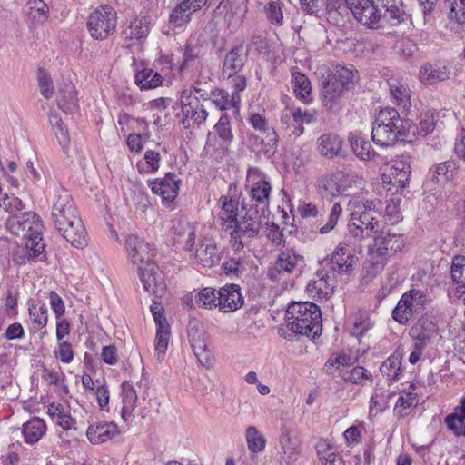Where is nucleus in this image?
I'll list each match as a JSON object with an SVG mask.
<instances>
[{"label":"nucleus","mask_w":465,"mask_h":465,"mask_svg":"<svg viewBox=\"0 0 465 465\" xmlns=\"http://www.w3.org/2000/svg\"><path fill=\"white\" fill-rule=\"evenodd\" d=\"M56 101L58 107L65 113H72L77 108V94L75 87L71 81H64L60 84Z\"/></svg>","instance_id":"c85d7f7f"},{"label":"nucleus","mask_w":465,"mask_h":465,"mask_svg":"<svg viewBox=\"0 0 465 465\" xmlns=\"http://www.w3.org/2000/svg\"><path fill=\"white\" fill-rule=\"evenodd\" d=\"M341 212L342 208L341 204L339 203H335L331 209L326 223L319 229V232L322 234H324L332 231L338 223Z\"/></svg>","instance_id":"0e129e2a"},{"label":"nucleus","mask_w":465,"mask_h":465,"mask_svg":"<svg viewBox=\"0 0 465 465\" xmlns=\"http://www.w3.org/2000/svg\"><path fill=\"white\" fill-rule=\"evenodd\" d=\"M450 3V18L459 24H465V0H448Z\"/></svg>","instance_id":"774afa93"},{"label":"nucleus","mask_w":465,"mask_h":465,"mask_svg":"<svg viewBox=\"0 0 465 465\" xmlns=\"http://www.w3.org/2000/svg\"><path fill=\"white\" fill-rule=\"evenodd\" d=\"M356 359L345 352L333 353L330 356L326 363L324 364V371L331 375L335 371L341 370L342 367H349L355 363Z\"/></svg>","instance_id":"37998d69"},{"label":"nucleus","mask_w":465,"mask_h":465,"mask_svg":"<svg viewBox=\"0 0 465 465\" xmlns=\"http://www.w3.org/2000/svg\"><path fill=\"white\" fill-rule=\"evenodd\" d=\"M21 432L25 443L35 444L38 442L46 432V424L43 419L34 417L25 422Z\"/></svg>","instance_id":"c756f323"},{"label":"nucleus","mask_w":465,"mask_h":465,"mask_svg":"<svg viewBox=\"0 0 465 465\" xmlns=\"http://www.w3.org/2000/svg\"><path fill=\"white\" fill-rule=\"evenodd\" d=\"M315 449L321 463L326 460L327 458H331L339 453L337 448L325 439L319 440L315 445Z\"/></svg>","instance_id":"69168bd1"},{"label":"nucleus","mask_w":465,"mask_h":465,"mask_svg":"<svg viewBox=\"0 0 465 465\" xmlns=\"http://www.w3.org/2000/svg\"><path fill=\"white\" fill-rule=\"evenodd\" d=\"M24 14L28 26L35 28L49 18L50 9L44 0H27Z\"/></svg>","instance_id":"b1692460"},{"label":"nucleus","mask_w":465,"mask_h":465,"mask_svg":"<svg viewBox=\"0 0 465 465\" xmlns=\"http://www.w3.org/2000/svg\"><path fill=\"white\" fill-rule=\"evenodd\" d=\"M50 124L53 126L59 144L62 146L63 150L67 153L70 144V136L66 125L58 115H51Z\"/></svg>","instance_id":"3c124183"},{"label":"nucleus","mask_w":465,"mask_h":465,"mask_svg":"<svg viewBox=\"0 0 465 465\" xmlns=\"http://www.w3.org/2000/svg\"><path fill=\"white\" fill-rule=\"evenodd\" d=\"M151 19L146 16L134 18L129 25V37L131 39H145L150 32Z\"/></svg>","instance_id":"09e8293b"},{"label":"nucleus","mask_w":465,"mask_h":465,"mask_svg":"<svg viewBox=\"0 0 465 465\" xmlns=\"http://www.w3.org/2000/svg\"><path fill=\"white\" fill-rule=\"evenodd\" d=\"M341 140L336 134H324L318 138L319 153L330 159L338 156L341 151Z\"/></svg>","instance_id":"473e14b6"},{"label":"nucleus","mask_w":465,"mask_h":465,"mask_svg":"<svg viewBox=\"0 0 465 465\" xmlns=\"http://www.w3.org/2000/svg\"><path fill=\"white\" fill-rule=\"evenodd\" d=\"M187 336L192 350L198 361L203 366H212L213 358L208 348V337L203 322L195 318L191 319L187 325Z\"/></svg>","instance_id":"f8f14e48"},{"label":"nucleus","mask_w":465,"mask_h":465,"mask_svg":"<svg viewBox=\"0 0 465 465\" xmlns=\"http://www.w3.org/2000/svg\"><path fill=\"white\" fill-rule=\"evenodd\" d=\"M358 258L346 242H340L330 255L321 261V267L331 274L351 275L355 270Z\"/></svg>","instance_id":"1a4fd4ad"},{"label":"nucleus","mask_w":465,"mask_h":465,"mask_svg":"<svg viewBox=\"0 0 465 465\" xmlns=\"http://www.w3.org/2000/svg\"><path fill=\"white\" fill-rule=\"evenodd\" d=\"M413 124L401 118L399 112L391 107L380 109L373 122L371 139L381 146H390L400 139L410 136Z\"/></svg>","instance_id":"20e7f679"},{"label":"nucleus","mask_w":465,"mask_h":465,"mask_svg":"<svg viewBox=\"0 0 465 465\" xmlns=\"http://www.w3.org/2000/svg\"><path fill=\"white\" fill-rule=\"evenodd\" d=\"M135 83L141 89H153L162 84L163 77L152 68H143L135 74Z\"/></svg>","instance_id":"79ce46f5"},{"label":"nucleus","mask_w":465,"mask_h":465,"mask_svg":"<svg viewBox=\"0 0 465 465\" xmlns=\"http://www.w3.org/2000/svg\"><path fill=\"white\" fill-rule=\"evenodd\" d=\"M220 201L222 202V207L219 218L222 221L223 229L225 231L231 230L233 227L232 224L238 220L237 203L232 199L227 200L226 197L221 198Z\"/></svg>","instance_id":"58836bf2"},{"label":"nucleus","mask_w":465,"mask_h":465,"mask_svg":"<svg viewBox=\"0 0 465 465\" xmlns=\"http://www.w3.org/2000/svg\"><path fill=\"white\" fill-rule=\"evenodd\" d=\"M117 426L113 422L91 424L86 430V437L92 444L103 443L118 435Z\"/></svg>","instance_id":"bb28decb"},{"label":"nucleus","mask_w":465,"mask_h":465,"mask_svg":"<svg viewBox=\"0 0 465 465\" xmlns=\"http://www.w3.org/2000/svg\"><path fill=\"white\" fill-rule=\"evenodd\" d=\"M196 228L193 223L179 220L173 225V240L185 251H191L195 243Z\"/></svg>","instance_id":"cd10ccee"},{"label":"nucleus","mask_w":465,"mask_h":465,"mask_svg":"<svg viewBox=\"0 0 465 465\" xmlns=\"http://www.w3.org/2000/svg\"><path fill=\"white\" fill-rule=\"evenodd\" d=\"M192 90H184L181 95L182 112L183 115V124L185 128L193 124L200 125L206 120L207 111L200 104L199 98L194 96L192 98Z\"/></svg>","instance_id":"2eb2a0df"},{"label":"nucleus","mask_w":465,"mask_h":465,"mask_svg":"<svg viewBox=\"0 0 465 465\" xmlns=\"http://www.w3.org/2000/svg\"><path fill=\"white\" fill-rule=\"evenodd\" d=\"M450 275L452 282L456 285V292L460 295L465 294V256L453 257Z\"/></svg>","instance_id":"4c0bfd02"},{"label":"nucleus","mask_w":465,"mask_h":465,"mask_svg":"<svg viewBox=\"0 0 465 465\" xmlns=\"http://www.w3.org/2000/svg\"><path fill=\"white\" fill-rule=\"evenodd\" d=\"M196 262L204 267H213L221 260V252L212 239L204 238L196 248Z\"/></svg>","instance_id":"a878e982"},{"label":"nucleus","mask_w":465,"mask_h":465,"mask_svg":"<svg viewBox=\"0 0 465 465\" xmlns=\"http://www.w3.org/2000/svg\"><path fill=\"white\" fill-rule=\"evenodd\" d=\"M351 208V219L348 224L350 233L359 240L371 237L380 230V211L373 201L353 199L350 201Z\"/></svg>","instance_id":"423d86ee"},{"label":"nucleus","mask_w":465,"mask_h":465,"mask_svg":"<svg viewBox=\"0 0 465 465\" xmlns=\"http://www.w3.org/2000/svg\"><path fill=\"white\" fill-rule=\"evenodd\" d=\"M404 245L405 242L402 234L381 232L377 235L373 240V243L369 246L370 256L381 259V262L376 263V269L381 270L384 266V262L398 252H401Z\"/></svg>","instance_id":"9b49d317"},{"label":"nucleus","mask_w":465,"mask_h":465,"mask_svg":"<svg viewBox=\"0 0 465 465\" xmlns=\"http://www.w3.org/2000/svg\"><path fill=\"white\" fill-rule=\"evenodd\" d=\"M408 302V296L402 295L392 312L393 319L400 324H406L414 315Z\"/></svg>","instance_id":"6e6d98bb"},{"label":"nucleus","mask_w":465,"mask_h":465,"mask_svg":"<svg viewBox=\"0 0 465 465\" xmlns=\"http://www.w3.org/2000/svg\"><path fill=\"white\" fill-rule=\"evenodd\" d=\"M280 444L283 453L287 456L288 461L295 460V456L300 453L301 442L299 439L287 430L282 431Z\"/></svg>","instance_id":"a18cd8bd"},{"label":"nucleus","mask_w":465,"mask_h":465,"mask_svg":"<svg viewBox=\"0 0 465 465\" xmlns=\"http://www.w3.org/2000/svg\"><path fill=\"white\" fill-rule=\"evenodd\" d=\"M390 92L398 106L407 108L411 104V92L405 84L401 83H391Z\"/></svg>","instance_id":"864d4df0"},{"label":"nucleus","mask_w":465,"mask_h":465,"mask_svg":"<svg viewBox=\"0 0 465 465\" xmlns=\"http://www.w3.org/2000/svg\"><path fill=\"white\" fill-rule=\"evenodd\" d=\"M247 58V50L242 45H239L225 55L222 75L223 79L230 81V84L237 91H243L246 88V78L239 73L243 68Z\"/></svg>","instance_id":"9d476101"},{"label":"nucleus","mask_w":465,"mask_h":465,"mask_svg":"<svg viewBox=\"0 0 465 465\" xmlns=\"http://www.w3.org/2000/svg\"><path fill=\"white\" fill-rule=\"evenodd\" d=\"M9 232L23 240L32 234H38L42 230L40 217L33 212H24L11 215L7 220Z\"/></svg>","instance_id":"ddd939ff"},{"label":"nucleus","mask_w":465,"mask_h":465,"mask_svg":"<svg viewBox=\"0 0 465 465\" xmlns=\"http://www.w3.org/2000/svg\"><path fill=\"white\" fill-rule=\"evenodd\" d=\"M248 450L252 453L262 452L265 449L266 439L254 426H249L245 430Z\"/></svg>","instance_id":"8fccbe9b"},{"label":"nucleus","mask_w":465,"mask_h":465,"mask_svg":"<svg viewBox=\"0 0 465 465\" xmlns=\"http://www.w3.org/2000/svg\"><path fill=\"white\" fill-rule=\"evenodd\" d=\"M341 377L345 381H351L354 384H361L364 381H370L371 374L362 366H357L351 371H342Z\"/></svg>","instance_id":"4d7b16f0"},{"label":"nucleus","mask_w":465,"mask_h":465,"mask_svg":"<svg viewBox=\"0 0 465 465\" xmlns=\"http://www.w3.org/2000/svg\"><path fill=\"white\" fill-rule=\"evenodd\" d=\"M126 251L130 256L132 263L138 267L146 266L149 263H154L153 258L154 256L150 245L139 239L136 235H128L125 240Z\"/></svg>","instance_id":"f3484780"},{"label":"nucleus","mask_w":465,"mask_h":465,"mask_svg":"<svg viewBox=\"0 0 465 465\" xmlns=\"http://www.w3.org/2000/svg\"><path fill=\"white\" fill-rule=\"evenodd\" d=\"M418 399L417 395L411 392H406L401 395L396 401L394 411L399 417L406 415L405 411L411 407L417 405Z\"/></svg>","instance_id":"e2e57ef3"},{"label":"nucleus","mask_w":465,"mask_h":465,"mask_svg":"<svg viewBox=\"0 0 465 465\" xmlns=\"http://www.w3.org/2000/svg\"><path fill=\"white\" fill-rule=\"evenodd\" d=\"M340 175H329L319 181V188L326 196H336L341 193L342 188L340 184Z\"/></svg>","instance_id":"5fc2aeb1"},{"label":"nucleus","mask_w":465,"mask_h":465,"mask_svg":"<svg viewBox=\"0 0 465 465\" xmlns=\"http://www.w3.org/2000/svg\"><path fill=\"white\" fill-rule=\"evenodd\" d=\"M239 92L240 91L235 89L232 94H229V93L223 89H216L213 92L212 103L222 111L231 107H236L240 103Z\"/></svg>","instance_id":"a19ab883"},{"label":"nucleus","mask_w":465,"mask_h":465,"mask_svg":"<svg viewBox=\"0 0 465 465\" xmlns=\"http://www.w3.org/2000/svg\"><path fill=\"white\" fill-rule=\"evenodd\" d=\"M354 18L369 29L398 25L406 18L401 0H345Z\"/></svg>","instance_id":"f03ea898"},{"label":"nucleus","mask_w":465,"mask_h":465,"mask_svg":"<svg viewBox=\"0 0 465 465\" xmlns=\"http://www.w3.org/2000/svg\"><path fill=\"white\" fill-rule=\"evenodd\" d=\"M435 331L436 326L431 321H420L410 329L409 334L415 342H421L425 347Z\"/></svg>","instance_id":"ea45409f"},{"label":"nucleus","mask_w":465,"mask_h":465,"mask_svg":"<svg viewBox=\"0 0 465 465\" xmlns=\"http://www.w3.org/2000/svg\"><path fill=\"white\" fill-rule=\"evenodd\" d=\"M38 85L41 92V94L46 98L50 99L54 94V86L53 81L48 73L44 70H39L38 73Z\"/></svg>","instance_id":"338daca9"},{"label":"nucleus","mask_w":465,"mask_h":465,"mask_svg":"<svg viewBox=\"0 0 465 465\" xmlns=\"http://www.w3.org/2000/svg\"><path fill=\"white\" fill-rule=\"evenodd\" d=\"M381 372L390 381H398L401 372V361L398 356L388 357L381 364Z\"/></svg>","instance_id":"603ef678"},{"label":"nucleus","mask_w":465,"mask_h":465,"mask_svg":"<svg viewBox=\"0 0 465 465\" xmlns=\"http://www.w3.org/2000/svg\"><path fill=\"white\" fill-rule=\"evenodd\" d=\"M138 277L144 291L157 297H162L166 290L163 273L155 263H149L143 267H138Z\"/></svg>","instance_id":"dca6fc26"},{"label":"nucleus","mask_w":465,"mask_h":465,"mask_svg":"<svg viewBox=\"0 0 465 465\" xmlns=\"http://www.w3.org/2000/svg\"><path fill=\"white\" fill-rule=\"evenodd\" d=\"M242 209L245 210L244 215L241 216V218L232 224L233 227L231 229V244L235 252L243 249L244 242L242 238L252 239L259 234L262 223V217H264L259 213L258 208H253V206H250V208L247 209L243 204Z\"/></svg>","instance_id":"0eeeda50"},{"label":"nucleus","mask_w":465,"mask_h":465,"mask_svg":"<svg viewBox=\"0 0 465 465\" xmlns=\"http://www.w3.org/2000/svg\"><path fill=\"white\" fill-rule=\"evenodd\" d=\"M359 80L353 65H337L321 84V101L328 110L338 112L344 104L345 95Z\"/></svg>","instance_id":"7ed1b4c3"},{"label":"nucleus","mask_w":465,"mask_h":465,"mask_svg":"<svg viewBox=\"0 0 465 465\" xmlns=\"http://www.w3.org/2000/svg\"><path fill=\"white\" fill-rule=\"evenodd\" d=\"M212 134H216V136L222 140L224 144H231L233 139V134L227 115L224 114L220 117L218 123L214 126V132L212 133Z\"/></svg>","instance_id":"13d9d810"},{"label":"nucleus","mask_w":465,"mask_h":465,"mask_svg":"<svg viewBox=\"0 0 465 465\" xmlns=\"http://www.w3.org/2000/svg\"><path fill=\"white\" fill-rule=\"evenodd\" d=\"M121 389L123 403L121 416L124 421H127L131 417H133V413L136 408L138 396L130 381H124L121 385Z\"/></svg>","instance_id":"7c9ffc66"},{"label":"nucleus","mask_w":465,"mask_h":465,"mask_svg":"<svg viewBox=\"0 0 465 465\" xmlns=\"http://www.w3.org/2000/svg\"><path fill=\"white\" fill-rule=\"evenodd\" d=\"M25 251L28 262H41L45 259L44 252L45 244L43 242L42 230L38 234H32L28 238L24 239Z\"/></svg>","instance_id":"2f4dec72"},{"label":"nucleus","mask_w":465,"mask_h":465,"mask_svg":"<svg viewBox=\"0 0 465 465\" xmlns=\"http://www.w3.org/2000/svg\"><path fill=\"white\" fill-rule=\"evenodd\" d=\"M304 265V257L300 252L291 247H283L274 262V271L283 275L298 274Z\"/></svg>","instance_id":"4468645a"},{"label":"nucleus","mask_w":465,"mask_h":465,"mask_svg":"<svg viewBox=\"0 0 465 465\" xmlns=\"http://www.w3.org/2000/svg\"><path fill=\"white\" fill-rule=\"evenodd\" d=\"M460 403L453 413L445 418V424L456 436L465 437V398L461 399Z\"/></svg>","instance_id":"f704fd0d"},{"label":"nucleus","mask_w":465,"mask_h":465,"mask_svg":"<svg viewBox=\"0 0 465 465\" xmlns=\"http://www.w3.org/2000/svg\"><path fill=\"white\" fill-rule=\"evenodd\" d=\"M52 219L55 229L73 246L87 245V232L69 192L60 186L54 191Z\"/></svg>","instance_id":"f257e3e1"},{"label":"nucleus","mask_w":465,"mask_h":465,"mask_svg":"<svg viewBox=\"0 0 465 465\" xmlns=\"http://www.w3.org/2000/svg\"><path fill=\"white\" fill-rule=\"evenodd\" d=\"M456 169L454 161H445L430 169L429 175L436 183L444 184L454 177Z\"/></svg>","instance_id":"e433bc0d"},{"label":"nucleus","mask_w":465,"mask_h":465,"mask_svg":"<svg viewBox=\"0 0 465 465\" xmlns=\"http://www.w3.org/2000/svg\"><path fill=\"white\" fill-rule=\"evenodd\" d=\"M439 114L435 110H428L421 115V119L417 127L411 129V134L415 135L427 136L431 134L437 124Z\"/></svg>","instance_id":"c03bdc74"},{"label":"nucleus","mask_w":465,"mask_h":465,"mask_svg":"<svg viewBox=\"0 0 465 465\" xmlns=\"http://www.w3.org/2000/svg\"><path fill=\"white\" fill-rule=\"evenodd\" d=\"M450 77V71L446 65L426 64L420 70V79L423 84H432L444 81Z\"/></svg>","instance_id":"72a5a7b5"},{"label":"nucleus","mask_w":465,"mask_h":465,"mask_svg":"<svg viewBox=\"0 0 465 465\" xmlns=\"http://www.w3.org/2000/svg\"><path fill=\"white\" fill-rule=\"evenodd\" d=\"M411 173V165L406 160H397L391 165L390 173L383 175L382 182L396 187L395 193H398L409 184Z\"/></svg>","instance_id":"4be33fe9"},{"label":"nucleus","mask_w":465,"mask_h":465,"mask_svg":"<svg viewBox=\"0 0 465 465\" xmlns=\"http://www.w3.org/2000/svg\"><path fill=\"white\" fill-rule=\"evenodd\" d=\"M403 296H408V305L411 307L414 314L420 313L424 309L426 294L423 291L411 289L405 292Z\"/></svg>","instance_id":"bf43d9fd"},{"label":"nucleus","mask_w":465,"mask_h":465,"mask_svg":"<svg viewBox=\"0 0 465 465\" xmlns=\"http://www.w3.org/2000/svg\"><path fill=\"white\" fill-rule=\"evenodd\" d=\"M180 182L173 173H168L163 178L152 181L150 186L153 193L160 195L163 201L170 203L178 195Z\"/></svg>","instance_id":"5701e85b"},{"label":"nucleus","mask_w":465,"mask_h":465,"mask_svg":"<svg viewBox=\"0 0 465 465\" xmlns=\"http://www.w3.org/2000/svg\"><path fill=\"white\" fill-rule=\"evenodd\" d=\"M287 327L297 335L316 338L322 334V318L319 306L311 302L291 303L286 310Z\"/></svg>","instance_id":"39448f33"},{"label":"nucleus","mask_w":465,"mask_h":465,"mask_svg":"<svg viewBox=\"0 0 465 465\" xmlns=\"http://www.w3.org/2000/svg\"><path fill=\"white\" fill-rule=\"evenodd\" d=\"M317 120V112L314 109L295 108L293 114V128L292 135L295 137L303 134V124H310Z\"/></svg>","instance_id":"c9c22d12"},{"label":"nucleus","mask_w":465,"mask_h":465,"mask_svg":"<svg viewBox=\"0 0 465 465\" xmlns=\"http://www.w3.org/2000/svg\"><path fill=\"white\" fill-rule=\"evenodd\" d=\"M230 144L223 143L216 134H208L205 149L207 153H213L216 157H223L226 155Z\"/></svg>","instance_id":"052dcab7"},{"label":"nucleus","mask_w":465,"mask_h":465,"mask_svg":"<svg viewBox=\"0 0 465 465\" xmlns=\"http://www.w3.org/2000/svg\"><path fill=\"white\" fill-rule=\"evenodd\" d=\"M271 190L272 188L269 182L260 180L253 183L250 191L251 202L252 203L251 206L258 208L259 213H261L264 217L269 213L268 207Z\"/></svg>","instance_id":"393cba45"},{"label":"nucleus","mask_w":465,"mask_h":465,"mask_svg":"<svg viewBox=\"0 0 465 465\" xmlns=\"http://www.w3.org/2000/svg\"><path fill=\"white\" fill-rule=\"evenodd\" d=\"M292 84L296 97L306 101L312 92L309 78L300 72H294L292 74Z\"/></svg>","instance_id":"de8ad7c7"},{"label":"nucleus","mask_w":465,"mask_h":465,"mask_svg":"<svg viewBox=\"0 0 465 465\" xmlns=\"http://www.w3.org/2000/svg\"><path fill=\"white\" fill-rule=\"evenodd\" d=\"M217 304L223 312H232L241 308L243 304V297L240 286L228 284L221 288Z\"/></svg>","instance_id":"412c9836"},{"label":"nucleus","mask_w":465,"mask_h":465,"mask_svg":"<svg viewBox=\"0 0 465 465\" xmlns=\"http://www.w3.org/2000/svg\"><path fill=\"white\" fill-rule=\"evenodd\" d=\"M151 312L157 326L155 339L156 357L158 361H162L163 356L165 354L169 342V324L163 314L162 308L160 307V305H152Z\"/></svg>","instance_id":"6ab92c4d"},{"label":"nucleus","mask_w":465,"mask_h":465,"mask_svg":"<svg viewBox=\"0 0 465 465\" xmlns=\"http://www.w3.org/2000/svg\"><path fill=\"white\" fill-rule=\"evenodd\" d=\"M86 25L94 39H107L116 29V11L108 5H102L89 15Z\"/></svg>","instance_id":"6e6552de"},{"label":"nucleus","mask_w":465,"mask_h":465,"mask_svg":"<svg viewBox=\"0 0 465 465\" xmlns=\"http://www.w3.org/2000/svg\"><path fill=\"white\" fill-rule=\"evenodd\" d=\"M195 303L198 306L209 309L219 307L217 304L218 297H216L214 290L208 287L203 288L197 293Z\"/></svg>","instance_id":"680f3d73"},{"label":"nucleus","mask_w":465,"mask_h":465,"mask_svg":"<svg viewBox=\"0 0 465 465\" xmlns=\"http://www.w3.org/2000/svg\"><path fill=\"white\" fill-rule=\"evenodd\" d=\"M334 285L335 275L322 267L317 271L314 279L308 283L307 291L315 299H327L332 293Z\"/></svg>","instance_id":"a211bd4d"},{"label":"nucleus","mask_w":465,"mask_h":465,"mask_svg":"<svg viewBox=\"0 0 465 465\" xmlns=\"http://www.w3.org/2000/svg\"><path fill=\"white\" fill-rule=\"evenodd\" d=\"M351 148L357 157L363 161L374 160L377 155L371 143L361 136H354L351 139Z\"/></svg>","instance_id":"49530a36"},{"label":"nucleus","mask_w":465,"mask_h":465,"mask_svg":"<svg viewBox=\"0 0 465 465\" xmlns=\"http://www.w3.org/2000/svg\"><path fill=\"white\" fill-rule=\"evenodd\" d=\"M207 0H183L170 14L169 22L175 27H183L192 19V15L200 10Z\"/></svg>","instance_id":"aec40b11"}]
</instances>
